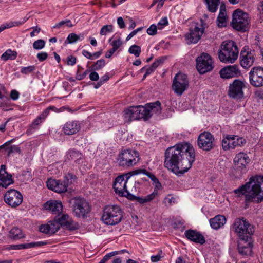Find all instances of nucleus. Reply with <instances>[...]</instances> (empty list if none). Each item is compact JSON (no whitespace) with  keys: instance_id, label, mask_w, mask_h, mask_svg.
I'll use <instances>...</instances> for the list:
<instances>
[{"instance_id":"33","label":"nucleus","mask_w":263,"mask_h":263,"mask_svg":"<svg viewBox=\"0 0 263 263\" xmlns=\"http://www.w3.org/2000/svg\"><path fill=\"white\" fill-rule=\"evenodd\" d=\"M17 53L15 50L11 49H7L2 55L1 59L3 61H7L8 60H13L17 57Z\"/></svg>"},{"instance_id":"48","label":"nucleus","mask_w":263,"mask_h":263,"mask_svg":"<svg viewBox=\"0 0 263 263\" xmlns=\"http://www.w3.org/2000/svg\"><path fill=\"white\" fill-rule=\"evenodd\" d=\"M112 46V49H114L115 51L117 50L122 45V41L121 39H118L117 40H114L110 43Z\"/></svg>"},{"instance_id":"26","label":"nucleus","mask_w":263,"mask_h":263,"mask_svg":"<svg viewBox=\"0 0 263 263\" xmlns=\"http://www.w3.org/2000/svg\"><path fill=\"white\" fill-rule=\"evenodd\" d=\"M127 182H114L112 184L115 193L121 197L128 198L130 193L127 189Z\"/></svg>"},{"instance_id":"16","label":"nucleus","mask_w":263,"mask_h":263,"mask_svg":"<svg viewBox=\"0 0 263 263\" xmlns=\"http://www.w3.org/2000/svg\"><path fill=\"white\" fill-rule=\"evenodd\" d=\"M245 140L237 136L227 135L222 141V148L224 150L234 149L238 146H242L245 143Z\"/></svg>"},{"instance_id":"22","label":"nucleus","mask_w":263,"mask_h":263,"mask_svg":"<svg viewBox=\"0 0 263 263\" xmlns=\"http://www.w3.org/2000/svg\"><path fill=\"white\" fill-rule=\"evenodd\" d=\"M250 162V159L247 154L240 152L237 154L234 158L235 165L240 168L241 174L246 173V165Z\"/></svg>"},{"instance_id":"2","label":"nucleus","mask_w":263,"mask_h":263,"mask_svg":"<svg viewBox=\"0 0 263 263\" xmlns=\"http://www.w3.org/2000/svg\"><path fill=\"white\" fill-rule=\"evenodd\" d=\"M161 103L157 101L146 104L145 106H130L123 111V116L126 122L143 119L146 121L154 114L159 115L161 112Z\"/></svg>"},{"instance_id":"38","label":"nucleus","mask_w":263,"mask_h":263,"mask_svg":"<svg viewBox=\"0 0 263 263\" xmlns=\"http://www.w3.org/2000/svg\"><path fill=\"white\" fill-rule=\"evenodd\" d=\"M84 38V34H80L77 35L76 33H70L67 37V41L68 43L73 44L76 43L78 41H82Z\"/></svg>"},{"instance_id":"19","label":"nucleus","mask_w":263,"mask_h":263,"mask_svg":"<svg viewBox=\"0 0 263 263\" xmlns=\"http://www.w3.org/2000/svg\"><path fill=\"white\" fill-rule=\"evenodd\" d=\"M139 174H143L148 176L152 181H158L153 173L147 171L145 169H137L127 173L119 175L115 177L114 181H127L131 176Z\"/></svg>"},{"instance_id":"55","label":"nucleus","mask_w":263,"mask_h":263,"mask_svg":"<svg viewBox=\"0 0 263 263\" xmlns=\"http://www.w3.org/2000/svg\"><path fill=\"white\" fill-rule=\"evenodd\" d=\"M48 57V54L46 52H42L39 53L37 54V58L40 61H43L45 60Z\"/></svg>"},{"instance_id":"28","label":"nucleus","mask_w":263,"mask_h":263,"mask_svg":"<svg viewBox=\"0 0 263 263\" xmlns=\"http://www.w3.org/2000/svg\"><path fill=\"white\" fill-rule=\"evenodd\" d=\"M226 222V218L224 216L220 215H217L210 220L211 227L215 230H217L223 226Z\"/></svg>"},{"instance_id":"23","label":"nucleus","mask_w":263,"mask_h":263,"mask_svg":"<svg viewBox=\"0 0 263 263\" xmlns=\"http://www.w3.org/2000/svg\"><path fill=\"white\" fill-rule=\"evenodd\" d=\"M219 73L222 78L230 79L240 75V71L238 65H234L223 68L220 70Z\"/></svg>"},{"instance_id":"43","label":"nucleus","mask_w":263,"mask_h":263,"mask_svg":"<svg viewBox=\"0 0 263 263\" xmlns=\"http://www.w3.org/2000/svg\"><path fill=\"white\" fill-rule=\"evenodd\" d=\"M113 32V26L112 25H106L103 26L100 31L101 35H105L107 33Z\"/></svg>"},{"instance_id":"54","label":"nucleus","mask_w":263,"mask_h":263,"mask_svg":"<svg viewBox=\"0 0 263 263\" xmlns=\"http://www.w3.org/2000/svg\"><path fill=\"white\" fill-rule=\"evenodd\" d=\"M154 185L155 186L154 191L152 193H156V196L158 195V191L162 189V185L160 182H154Z\"/></svg>"},{"instance_id":"42","label":"nucleus","mask_w":263,"mask_h":263,"mask_svg":"<svg viewBox=\"0 0 263 263\" xmlns=\"http://www.w3.org/2000/svg\"><path fill=\"white\" fill-rule=\"evenodd\" d=\"M128 52L130 54H134L136 57H138L141 53V48L138 45H133L129 47Z\"/></svg>"},{"instance_id":"21","label":"nucleus","mask_w":263,"mask_h":263,"mask_svg":"<svg viewBox=\"0 0 263 263\" xmlns=\"http://www.w3.org/2000/svg\"><path fill=\"white\" fill-rule=\"evenodd\" d=\"M252 242L251 238H239L238 241V251L243 256H248L252 253Z\"/></svg>"},{"instance_id":"56","label":"nucleus","mask_w":263,"mask_h":263,"mask_svg":"<svg viewBox=\"0 0 263 263\" xmlns=\"http://www.w3.org/2000/svg\"><path fill=\"white\" fill-rule=\"evenodd\" d=\"M89 79L93 81H98L99 79L98 73L95 71L91 72L89 74Z\"/></svg>"},{"instance_id":"24","label":"nucleus","mask_w":263,"mask_h":263,"mask_svg":"<svg viewBox=\"0 0 263 263\" xmlns=\"http://www.w3.org/2000/svg\"><path fill=\"white\" fill-rule=\"evenodd\" d=\"M240 64L242 67L247 68L251 66L254 62V55L251 52L246 51L245 48L240 52Z\"/></svg>"},{"instance_id":"36","label":"nucleus","mask_w":263,"mask_h":263,"mask_svg":"<svg viewBox=\"0 0 263 263\" xmlns=\"http://www.w3.org/2000/svg\"><path fill=\"white\" fill-rule=\"evenodd\" d=\"M207 5L208 10L211 12H215L218 9L220 0H204Z\"/></svg>"},{"instance_id":"51","label":"nucleus","mask_w":263,"mask_h":263,"mask_svg":"<svg viewBox=\"0 0 263 263\" xmlns=\"http://www.w3.org/2000/svg\"><path fill=\"white\" fill-rule=\"evenodd\" d=\"M157 27L154 25H151L147 29V33L149 35H154L157 34Z\"/></svg>"},{"instance_id":"60","label":"nucleus","mask_w":263,"mask_h":263,"mask_svg":"<svg viewBox=\"0 0 263 263\" xmlns=\"http://www.w3.org/2000/svg\"><path fill=\"white\" fill-rule=\"evenodd\" d=\"M117 23L120 28H124L125 24L122 17H119L117 19Z\"/></svg>"},{"instance_id":"12","label":"nucleus","mask_w":263,"mask_h":263,"mask_svg":"<svg viewBox=\"0 0 263 263\" xmlns=\"http://www.w3.org/2000/svg\"><path fill=\"white\" fill-rule=\"evenodd\" d=\"M188 86L189 80L187 76L181 72L177 73L173 79L172 83V89L174 92L181 96Z\"/></svg>"},{"instance_id":"14","label":"nucleus","mask_w":263,"mask_h":263,"mask_svg":"<svg viewBox=\"0 0 263 263\" xmlns=\"http://www.w3.org/2000/svg\"><path fill=\"white\" fill-rule=\"evenodd\" d=\"M196 68L200 74L209 72L213 68L212 59L207 53H202L196 58Z\"/></svg>"},{"instance_id":"37","label":"nucleus","mask_w":263,"mask_h":263,"mask_svg":"<svg viewBox=\"0 0 263 263\" xmlns=\"http://www.w3.org/2000/svg\"><path fill=\"white\" fill-rule=\"evenodd\" d=\"M5 165H2L0 168V181H12V175L8 174Z\"/></svg>"},{"instance_id":"1","label":"nucleus","mask_w":263,"mask_h":263,"mask_svg":"<svg viewBox=\"0 0 263 263\" xmlns=\"http://www.w3.org/2000/svg\"><path fill=\"white\" fill-rule=\"evenodd\" d=\"M195 151L189 143H180L167 148L165 166L176 174L187 172L195 161Z\"/></svg>"},{"instance_id":"35","label":"nucleus","mask_w":263,"mask_h":263,"mask_svg":"<svg viewBox=\"0 0 263 263\" xmlns=\"http://www.w3.org/2000/svg\"><path fill=\"white\" fill-rule=\"evenodd\" d=\"M66 107L64 106L58 108L54 106H49L42 112V116L43 118L47 117L50 111H52L57 113H59L64 111Z\"/></svg>"},{"instance_id":"57","label":"nucleus","mask_w":263,"mask_h":263,"mask_svg":"<svg viewBox=\"0 0 263 263\" xmlns=\"http://www.w3.org/2000/svg\"><path fill=\"white\" fill-rule=\"evenodd\" d=\"M19 95V92L15 90H13L11 91L10 97L13 100H16L17 99H18Z\"/></svg>"},{"instance_id":"44","label":"nucleus","mask_w":263,"mask_h":263,"mask_svg":"<svg viewBox=\"0 0 263 263\" xmlns=\"http://www.w3.org/2000/svg\"><path fill=\"white\" fill-rule=\"evenodd\" d=\"M176 202V198L172 195L169 194L164 199L163 203L166 206H171Z\"/></svg>"},{"instance_id":"52","label":"nucleus","mask_w":263,"mask_h":263,"mask_svg":"<svg viewBox=\"0 0 263 263\" xmlns=\"http://www.w3.org/2000/svg\"><path fill=\"white\" fill-rule=\"evenodd\" d=\"M167 24H168L167 18L166 17H164L159 21V22L158 24V28L159 29H161L163 26H165L167 25Z\"/></svg>"},{"instance_id":"15","label":"nucleus","mask_w":263,"mask_h":263,"mask_svg":"<svg viewBox=\"0 0 263 263\" xmlns=\"http://www.w3.org/2000/svg\"><path fill=\"white\" fill-rule=\"evenodd\" d=\"M246 87V83L243 81L235 79L229 85L228 95L234 99H242L244 97L243 89Z\"/></svg>"},{"instance_id":"8","label":"nucleus","mask_w":263,"mask_h":263,"mask_svg":"<svg viewBox=\"0 0 263 263\" xmlns=\"http://www.w3.org/2000/svg\"><path fill=\"white\" fill-rule=\"evenodd\" d=\"M233 228L237 233L239 239L248 237L251 238V235L254 232V228L248 221L242 218H237L233 224Z\"/></svg>"},{"instance_id":"41","label":"nucleus","mask_w":263,"mask_h":263,"mask_svg":"<svg viewBox=\"0 0 263 263\" xmlns=\"http://www.w3.org/2000/svg\"><path fill=\"white\" fill-rule=\"evenodd\" d=\"M47 244L45 241H38L35 242H30L28 243L22 244V249L34 248L36 247L44 246Z\"/></svg>"},{"instance_id":"30","label":"nucleus","mask_w":263,"mask_h":263,"mask_svg":"<svg viewBox=\"0 0 263 263\" xmlns=\"http://www.w3.org/2000/svg\"><path fill=\"white\" fill-rule=\"evenodd\" d=\"M217 25L219 27L226 26L227 14L226 9L224 5H221L220 8V12L217 18Z\"/></svg>"},{"instance_id":"39","label":"nucleus","mask_w":263,"mask_h":263,"mask_svg":"<svg viewBox=\"0 0 263 263\" xmlns=\"http://www.w3.org/2000/svg\"><path fill=\"white\" fill-rule=\"evenodd\" d=\"M79 228V223L67 215V230L72 231L78 229Z\"/></svg>"},{"instance_id":"27","label":"nucleus","mask_w":263,"mask_h":263,"mask_svg":"<svg viewBox=\"0 0 263 263\" xmlns=\"http://www.w3.org/2000/svg\"><path fill=\"white\" fill-rule=\"evenodd\" d=\"M47 187L57 193L66 192V182H46Z\"/></svg>"},{"instance_id":"63","label":"nucleus","mask_w":263,"mask_h":263,"mask_svg":"<svg viewBox=\"0 0 263 263\" xmlns=\"http://www.w3.org/2000/svg\"><path fill=\"white\" fill-rule=\"evenodd\" d=\"M82 54L84 57H85L87 59H91V60L93 59L92 54H91L90 52H89L86 50H83L82 51Z\"/></svg>"},{"instance_id":"20","label":"nucleus","mask_w":263,"mask_h":263,"mask_svg":"<svg viewBox=\"0 0 263 263\" xmlns=\"http://www.w3.org/2000/svg\"><path fill=\"white\" fill-rule=\"evenodd\" d=\"M45 210L49 211L55 217H61L62 213L63 206L61 201L57 200H50L46 202L44 204Z\"/></svg>"},{"instance_id":"31","label":"nucleus","mask_w":263,"mask_h":263,"mask_svg":"<svg viewBox=\"0 0 263 263\" xmlns=\"http://www.w3.org/2000/svg\"><path fill=\"white\" fill-rule=\"evenodd\" d=\"M80 125L77 121H71L67 125V135H73L80 129Z\"/></svg>"},{"instance_id":"7","label":"nucleus","mask_w":263,"mask_h":263,"mask_svg":"<svg viewBox=\"0 0 263 263\" xmlns=\"http://www.w3.org/2000/svg\"><path fill=\"white\" fill-rule=\"evenodd\" d=\"M122 219V212L118 205L106 206L102 216L103 222L108 225H115L119 223Z\"/></svg>"},{"instance_id":"29","label":"nucleus","mask_w":263,"mask_h":263,"mask_svg":"<svg viewBox=\"0 0 263 263\" xmlns=\"http://www.w3.org/2000/svg\"><path fill=\"white\" fill-rule=\"evenodd\" d=\"M155 197L156 193L155 192L154 193H152L144 197H137L130 194L127 198L132 200H136L140 204H143L144 203L151 201Z\"/></svg>"},{"instance_id":"45","label":"nucleus","mask_w":263,"mask_h":263,"mask_svg":"<svg viewBox=\"0 0 263 263\" xmlns=\"http://www.w3.org/2000/svg\"><path fill=\"white\" fill-rule=\"evenodd\" d=\"M46 117H44L42 116V114L38 117L36 119L34 120L32 123L31 124L30 127L32 129H35L37 128V126L40 125L43 120L45 119Z\"/></svg>"},{"instance_id":"40","label":"nucleus","mask_w":263,"mask_h":263,"mask_svg":"<svg viewBox=\"0 0 263 263\" xmlns=\"http://www.w3.org/2000/svg\"><path fill=\"white\" fill-rule=\"evenodd\" d=\"M105 61L103 59L97 60L93 65L91 66V70L93 71L99 70L105 66Z\"/></svg>"},{"instance_id":"59","label":"nucleus","mask_w":263,"mask_h":263,"mask_svg":"<svg viewBox=\"0 0 263 263\" xmlns=\"http://www.w3.org/2000/svg\"><path fill=\"white\" fill-rule=\"evenodd\" d=\"M117 253L115 252H110L107 254H106L102 259V260H104L105 262H106L108 261L111 257L116 255Z\"/></svg>"},{"instance_id":"6","label":"nucleus","mask_w":263,"mask_h":263,"mask_svg":"<svg viewBox=\"0 0 263 263\" xmlns=\"http://www.w3.org/2000/svg\"><path fill=\"white\" fill-rule=\"evenodd\" d=\"M140 159L138 151L132 149H126L122 150L119 154L117 162L119 166L128 168L136 165Z\"/></svg>"},{"instance_id":"62","label":"nucleus","mask_w":263,"mask_h":263,"mask_svg":"<svg viewBox=\"0 0 263 263\" xmlns=\"http://www.w3.org/2000/svg\"><path fill=\"white\" fill-rule=\"evenodd\" d=\"M40 30V28H39L37 27L33 28V31L30 32L31 37H34L35 35V33H39Z\"/></svg>"},{"instance_id":"25","label":"nucleus","mask_w":263,"mask_h":263,"mask_svg":"<svg viewBox=\"0 0 263 263\" xmlns=\"http://www.w3.org/2000/svg\"><path fill=\"white\" fill-rule=\"evenodd\" d=\"M184 234L188 239L195 243L203 245L205 242L204 236L196 230H186Z\"/></svg>"},{"instance_id":"49","label":"nucleus","mask_w":263,"mask_h":263,"mask_svg":"<svg viewBox=\"0 0 263 263\" xmlns=\"http://www.w3.org/2000/svg\"><path fill=\"white\" fill-rule=\"evenodd\" d=\"M164 60L165 58L164 57H160L155 60L151 66L155 70L160 65L164 62Z\"/></svg>"},{"instance_id":"11","label":"nucleus","mask_w":263,"mask_h":263,"mask_svg":"<svg viewBox=\"0 0 263 263\" xmlns=\"http://www.w3.org/2000/svg\"><path fill=\"white\" fill-rule=\"evenodd\" d=\"M205 26L204 21L201 20L200 23H196L193 27L190 28L189 32L185 35L187 44H195L198 42L204 32Z\"/></svg>"},{"instance_id":"50","label":"nucleus","mask_w":263,"mask_h":263,"mask_svg":"<svg viewBox=\"0 0 263 263\" xmlns=\"http://www.w3.org/2000/svg\"><path fill=\"white\" fill-rule=\"evenodd\" d=\"M69 155L71 159L75 160L76 161L80 159L82 156V154L80 153L78 151H71L69 153Z\"/></svg>"},{"instance_id":"61","label":"nucleus","mask_w":263,"mask_h":263,"mask_svg":"<svg viewBox=\"0 0 263 263\" xmlns=\"http://www.w3.org/2000/svg\"><path fill=\"white\" fill-rule=\"evenodd\" d=\"M22 244L11 245L8 247L9 250H22Z\"/></svg>"},{"instance_id":"34","label":"nucleus","mask_w":263,"mask_h":263,"mask_svg":"<svg viewBox=\"0 0 263 263\" xmlns=\"http://www.w3.org/2000/svg\"><path fill=\"white\" fill-rule=\"evenodd\" d=\"M27 18H23L20 21H10L6 23V24H2L1 25V27H3V30L7 28H10L15 26H19L24 24L27 20Z\"/></svg>"},{"instance_id":"53","label":"nucleus","mask_w":263,"mask_h":263,"mask_svg":"<svg viewBox=\"0 0 263 263\" xmlns=\"http://www.w3.org/2000/svg\"><path fill=\"white\" fill-rule=\"evenodd\" d=\"M77 61V58L75 57L70 55L67 58V64L69 65H74Z\"/></svg>"},{"instance_id":"18","label":"nucleus","mask_w":263,"mask_h":263,"mask_svg":"<svg viewBox=\"0 0 263 263\" xmlns=\"http://www.w3.org/2000/svg\"><path fill=\"white\" fill-rule=\"evenodd\" d=\"M249 81L254 87H259L263 86V67L257 66L253 67L249 72Z\"/></svg>"},{"instance_id":"13","label":"nucleus","mask_w":263,"mask_h":263,"mask_svg":"<svg viewBox=\"0 0 263 263\" xmlns=\"http://www.w3.org/2000/svg\"><path fill=\"white\" fill-rule=\"evenodd\" d=\"M197 145L199 148L204 151H210L215 146L214 136L208 132L201 133L197 139Z\"/></svg>"},{"instance_id":"17","label":"nucleus","mask_w":263,"mask_h":263,"mask_svg":"<svg viewBox=\"0 0 263 263\" xmlns=\"http://www.w3.org/2000/svg\"><path fill=\"white\" fill-rule=\"evenodd\" d=\"M4 200L10 206L15 208L22 203L23 196L20 192L12 189L8 190L5 193Z\"/></svg>"},{"instance_id":"32","label":"nucleus","mask_w":263,"mask_h":263,"mask_svg":"<svg viewBox=\"0 0 263 263\" xmlns=\"http://www.w3.org/2000/svg\"><path fill=\"white\" fill-rule=\"evenodd\" d=\"M24 237L22 230L17 227L13 228L9 232V237L11 239L18 240Z\"/></svg>"},{"instance_id":"10","label":"nucleus","mask_w":263,"mask_h":263,"mask_svg":"<svg viewBox=\"0 0 263 263\" xmlns=\"http://www.w3.org/2000/svg\"><path fill=\"white\" fill-rule=\"evenodd\" d=\"M66 225V214H63L61 217H55L52 221L47 224H42L39 227V231L47 234H53L57 232L62 226Z\"/></svg>"},{"instance_id":"3","label":"nucleus","mask_w":263,"mask_h":263,"mask_svg":"<svg viewBox=\"0 0 263 263\" xmlns=\"http://www.w3.org/2000/svg\"><path fill=\"white\" fill-rule=\"evenodd\" d=\"M234 193L239 197L243 196L247 202H263V182H246L234 190Z\"/></svg>"},{"instance_id":"46","label":"nucleus","mask_w":263,"mask_h":263,"mask_svg":"<svg viewBox=\"0 0 263 263\" xmlns=\"http://www.w3.org/2000/svg\"><path fill=\"white\" fill-rule=\"evenodd\" d=\"M45 42L44 40L40 39L35 41L33 44V47L36 50H40L43 48L45 46Z\"/></svg>"},{"instance_id":"64","label":"nucleus","mask_w":263,"mask_h":263,"mask_svg":"<svg viewBox=\"0 0 263 263\" xmlns=\"http://www.w3.org/2000/svg\"><path fill=\"white\" fill-rule=\"evenodd\" d=\"M109 79V77L108 73H106L102 77H101L99 81L102 82V84H104L105 82H107Z\"/></svg>"},{"instance_id":"47","label":"nucleus","mask_w":263,"mask_h":263,"mask_svg":"<svg viewBox=\"0 0 263 263\" xmlns=\"http://www.w3.org/2000/svg\"><path fill=\"white\" fill-rule=\"evenodd\" d=\"M35 69V67L33 65L28 66L27 67H22L21 72L24 74H29Z\"/></svg>"},{"instance_id":"58","label":"nucleus","mask_w":263,"mask_h":263,"mask_svg":"<svg viewBox=\"0 0 263 263\" xmlns=\"http://www.w3.org/2000/svg\"><path fill=\"white\" fill-rule=\"evenodd\" d=\"M249 181H263V175H256L252 176Z\"/></svg>"},{"instance_id":"9","label":"nucleus","mask_w":263,"mask_h":263,"mask_svg":"<svg viewBox=\"0 0 263 263\" xmlns=\"http://www.w3.org/2000/svg\"><path fill=\"white\" fill-rule=\"evenodd\" d=\"M232 27L236 30L246 31L248 28L249 17L247 13L240 9L235 10L233 13Z\"/></svg>"},{"instance_id":"4","label":"nucleus","mask_w":263,"mask_h":263,"mask_svg":"<svg viewBox=\"0 0 263 263\" xmlns=\"http://www.w3.org/2000/svg\"><path fill=\"white\" fill-rule=\"evenodd\" d=\"M238 53V47L234 42H224L219 52V58L222 62L233 63L237 59Z\"/></svg>"},{"instance_id":"5","label":"nucleus","mask_w":263,"mask_h":263,"mask_svg":"<svg viewBox=\"0 0 263 263\" xmlns=\"http://www.w3.org/2000/svg\"><path fill=\"white\" fill-rule=\"evenodd\" d=\"M69 203V208L77 217L84 218L90 212V206L84 198L79 196L74 197L70 199Z\"/></svg>"}]
</instances>
